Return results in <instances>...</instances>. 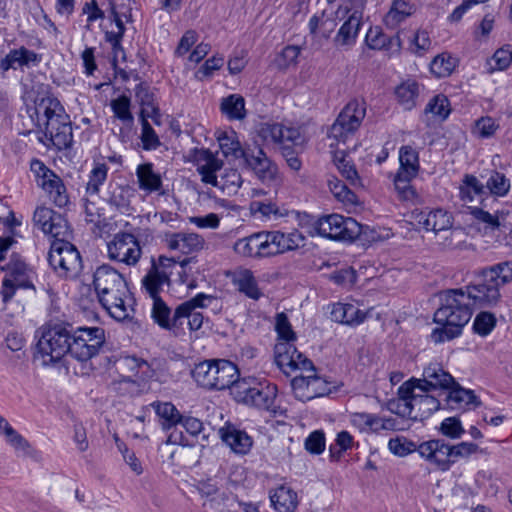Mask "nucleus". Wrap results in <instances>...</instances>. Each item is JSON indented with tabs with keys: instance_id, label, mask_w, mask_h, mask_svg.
<instances>
[{
	"instance_id": "obj_22",
	"label": "nucleus",
	"mask_w": 512,
	"mask_h": 512,
	"mask_svg": "<svg viewBox=\"0 0 512 512\" xmlns=\"http://www.w3.org/2000/svg\"><path fill=\"white\" fill-rule=\"evenodd\" d=\"M450 445L442 439H433L418 445L417 452L430 465L441 471H447L451 467Z\"/></svg>"
},
{
	"instance_id": "obj_4",
	"label": "nucleus",
	"mask_w": 512,
	"mask_h": 512,
	"mask_svg": "<svg viewBox=\"0 0 512 512\" xmlns=\"http://www.w3.org/2000/svg\"><path fill=\"white\" fill-rule=\"evenodd\" d=\"M420 380L404 382L397 392V399L391 400L388 409L412 420H424L441 408V400L436 396L421 392L418 384Z\"/></svg>"
},
{
	"instance_id": "obj_50",
	"label": "nucleus",
	"mask_w": 512,
	"mask_h": 512,
	"mask_svg": "<svg viewBox=\"0 0 512 512\" xmlns=\"http://www.w3.org/2000/svg\"><path fill=\"white\" fill-rule=\"evenodd\" d=\"M290 212L273 202L258 201V220L262 222H275L283 217H288Z\"/></svg>"
},
{
	"instance_id": "obj_1",
	"label": "nucleus",
	"mask_w": 512,
	"mask_h": 512,
	"mask_svg": "<svg viewBox=\"0 0 512 512\" xmlns=\"http://www.w3.org/2000/svg\"><path fill=\"white\" fill-rule=\"evenodd\" d=\"M366 115V105L361 100H351L341 110L338 117L331 125L328 133L332 142L329 144L333 151V159L341 175L346 178L350 184L356 185L359 181L358 173L351 160L348 159L347 142L354 138V135L360 127Z\"/></svg>"
},
{
	"instance_id": "obj_7",
	"label": "nucleus",
	"mask_w": 512,
	"mask_h": 512,
	"mask_svg": "<svg viewBox=\"0 0 512 512\" xmlns=\"http://www.w3.org/2000/svg\"><path fill=\"white\" fill-rule=\"evenodd\" d=\"M71 327L54 325L42 329L34 361L43 367L54 366L70 354Z\"/></svg>"
},
{
	"instance_id": "obj_41",
	"label": "nucleus",
	"mask_w": 512,
	"mask_h": 512,
	"mask_svg": "<svg viewBox=\"0 0 512 512\" xmlns=\"http://www.w3.org/2000/svg\"><path fill=\"white\" fill-rule=\"evenodd\" d=\"M415 12L413 4L406 0H394L384 17V23L388 28L395 29Z\"/></svg>"
},
{
	"instance_id": "obj_44",
	"label": "nucleus",
	"mask_w": 512,
	"mask_h": 512,
	"mask_svg": "<svg viewBox=\"0 0 512 512\" xmlns=\"http://www.w3.org/2000/svg\"><path fill=\"white\" fill-rule=\"evenodd\" d=\"M221 113L229 120H242L246 116L245 100L239 94H231L221 99Z\"/></svg>"
},
{
	"instance_id": "obj_23",
	"label": "nucleus",
	"mask_w": 512,
	"mask_h": 512,
	"mask_svg": "<svg viewBox=\"0 0 512 512\" xmlns=\"http://www.w3.org/2000/svg\"><path fill=\"white\" fill-rule=\"evenodd\" d=\"M0 270L6 273L4 278L16 282L21 288H34L32 283L33 270L19 254L13 253L8 261L0 263Z\"/></svg>"
},
{
	"instance_id": "obj_45",
	"label": "nucleus",
	"mask_w": 512,
	"mask_h": 512,
	"mask_svg": "<svg viewBox=\"0 0 512 512\" xmlns=\"http://www.w3.org/2000/svg\"><path fill=\"white\" fill-rule=\"evenodd\" d=\"M151 316L155 323L166 330H176L177 324H174V313L172 314L169 306L161 297L152 299Z\"/></svg>"
},
{
	"instance_id": "obj_61",
	"label": "nucleus",
	"mask_w": 512,
	"mask_h": 512,
	"mask_svg": "<svg viewBox=\"0 0 512 512\" xmlns=\"http://www.w3.org/2000/svg\"><path fill=\"white\" fill-rule=\"evenodd\" d=\"M399 163L402 168L412 169L419 172V153L410 145H404L399 149Z\"/></svg>"
},
{
	"instance_id": "obj_39",
	"label": "nucleus",
	"mask_w": 512,
	"mask_h": 512,
	"mask_svg": "<svg viewBox=\"0 0 512 512\" xmlns=\"http://www.w3.org/2000/svg\"><path fill=\"white\" fill-rule=\"evenodd\" d=\"M283 233L258 232V256H272L284 252Z\"/></svg>"
},
{
	"instance_id": "obj_48",
	"label": "nucleus",
	"mask_w": 512,
	"mask_h": 512,
	"mask_svg": "<svg viewBox=\"0 0 512 512\" xmlns=\"http://www.w3.org/2000/svg\"><path fill=\"white\" fill-rule=\"evenodd\" d=\"M217 140L219 148L225 157L232 156L234 158H240L245 156V152L241 148L240 142L234 131H231L230 133H220Z\"/></svg>"
},
{
	"instance_id": "obj_33",
	"label": "nucleus",
	"mask_w": 512,
	"mask_h": 512,
	"mask_svg": "<svg viewBox=\"0 0 512 512\" xmlns=\"http://www.w3.org/2000/svg\"><path fill=\"white\" fill-rule=\"evenodd\" d=\"M331 319L335 322L356 326L364 322L367 313L363 312L353 304L335 303L330 311Z\"/></svg>"
},
{
	"instance_id": "obj_43",
	"label": "nucleus",
	"mask_w": 512,
	"mask_h": 512,
	"mask_svg": "<svg viewBox=\"0 0 512 512\" xmlns=\"http://www.w3.org/2000/svg\"><path fill=\"white\" fill-rule=\"evenodd\" d=\"M486 194L484 184L472 174L463 176L459 186V197L464 203L474 202Z\"/></svg>"
},
{
	"instance_id": "obj_36",
	"label": "nucleus",
	"mask_w": 512,
	"mask_h": 512,
	"mask_svg": "<svg viewBox=\"0 0 512 512\" xmlns=\"http://www.w3.org/2000/svg\"><path fill=\"white\" fill-rule=\"evenodd\" d=\"M419 223L423 225L425 230L438 233L450 229L453 225V218L449 212L443 209H435L427 214L423 213Z\"/></svg>"
},
{
	"instance_id": "obj_47",
	"label": "nucleus",
	"mask_w": 512,
	"mask_h": 512,
	"mask_svg": "<svg viewBox=\"0 0 512 512\" xmlns=\"http://www.w3.org/2000/svg\"><path fill=\"white\" fill-rule=\"evenodd\" d=\"M130 190L122 185H109V191L105 200L114 206L121 213H126L130 209Z\"/></svg>"
},
{
	"instance_id": "obj_5",
	"label": "nucleus",
	"mask_w": 512,
	"mask_h": 512,
	"mask_svg": "<svg viewBox=\"0 0 512 512\" xmlns=\"http://www.w3.org/2000/svg\"><path fill=\"white\" fill-rule=\"evenodd\" d=\"M275 329L278 335L274 348L275 362L282 372L290 375L297 370H313L312 361L295 347L297 336L284 313L277 314Z\"/></svg>"
},
{
	"instance_id": "obj_3",
	"label": "nucleus",
	"mask_w": 512,
	"mask_h": 512,
	"mask_svg": "<svg viewBox=\"0 0 512 512\" xmlns=\"http://www.w3.org/2000/svg\"><path fill=\"white\" fill-rule=\"evenodd\" d=\"M473 308L462 288L444 291L441 305L434 314L435 323L441 327L432 331L433 341L441 343L458 337L471 319Z\"/></svg>"
},
{
	"instance_id": "obj_14",
	"label": "nucleus",
	"mask_w": 512,
	"mask_h": 512,
	"mask_svg": "<svg viewBox=\"0 0 512 512\" xmlns=\"http://www.w3.org/2000/svg\"><path fill=\"white\" fill-rule=\"evenodd\" d=\"M218 302V298L213 295L198 293L176 307L174 310V324H177V329H179L187 321L189 330L197 331L204 322V316L198 309L217 306Z\"/></svg>"
},
{
	"instance_id": "obj_21",
	"label": "nucleus",
	"mask_w": 512,
	"mask_h": 512,
	"mask_svg": "<svg viewBox=\"0 0 512 512\" xmlns=\"http://www.w3.org/2000/svg\"><path fill=\"white\" fill-rule=\"evenodd\" d=\"M282 184L278 166L269 159L262 149H258V196L270 192L277 193Z\"/></svg>"
},
{
	"instance_id": "obj_19",
	"label": "nucleus",
	"mask_w": 512,
	"mask_h": 512,
	"mask_svg": "<svg viewBox=\"0 0 512 512\" xmlns=\"http://www.w3.org/2000/svg\"><path fill=\"white\" fill-rule=\"evenodd\" d=\"M191 162L196 167V171L204 184L213 187H219L217 172L223 167V161L220 160L209 149H194L191 153Z\"/></svg>"
},
{
	"instance_id": "obj_59",
	"label": "nucleus",
	"mask_w": 512,
	"mask_h": 512,
	"mask_svg": "<svg viewBox=\"0 0 512 512\" xmlns=\"http://www.w3.org/2000/svg\"><path fill=\"white\" fill-rule=\"evenodd\" d=\"M425 112L445 120L450 114L448 98L444 95H436L427 104Z\"/></svg>"
},
{
	"instance_id": "obj_42",
	"label": "nucleus",
	"mask_w": 512,
	"mask_h": 512,
	"mask_svg": "<svg viewBox=\"0 0 512 512\" xmlns=\"http://www.w3.org/2000/svg\"><path fill=\"white\" fill-rule=\"evenodd\" d=\"M149 406L154 409L162 428L165 430L171 429L182 420V415L171 402L154 401Z\"/></svg>"
},
{
	"instance_id": "obj_40",
	"label": "nucleus",
	"mask_w": 512,
	"mask_h": 512,
	"mask_svg": "<svg viewBox=\"0 0 512 512\" xmlns=\"http://www.w3.org/2000/svg\"><path fill=\"white\" fill-rule=\"evenodd\" d=\"M39 58L38 55L31 50H28L25 47H21L19 49L11 50L5 58H3L0 62V68L3 71H8L9 69H16L17 67H22L24 65H29L30 63H38Z\"/></svg>"
},
{
	"instance_id": "obj_64",
	"label": "nucleus",
	"mask_w": 512,
	"mask_h": 512,
	"mask_svg": "<svg viewBox=\"0 0 512 512\" xmlns=\"http://www.w3.org/2000/svg\"><path fill=\"white\" fill-rule=\"evenodd\" d=\"M329 188L339 201L347 204L355 202L356 195L339 179L329 180Z\"/></svg>"
},
{
	"instance_id": "obj_24",
	"label": "nucleus",
	"mask_w": 512,
	"mask_h": 512,
	"mask_svg": "<svg viewBox=\"0 0 512 512\" xmlns=\"http://www.w3.org/2000/svg\"><path fill=\"white\" fill-rule=\"evenodd\" d=\"M258 412L261 417L281 416L284 410L277 402V387L267 380H258Z\"/></svg>"
},
{
	"instance_id": "obj_29",
	"label": "nucleus",
	"mask_w": 512,
	"mask_h": 512,
	"mask_svg": "<svg viewBox=\"0 0 512 512\" xmlns=\"http://www.w3.org/2000/svg\"><path fill=\"white\" fill-rule=\"evenodd\" d=\"M136 177L140 190L147 194H164L162 177L154 171V165L151 162L139 164L136 168Z\"/></svg>"
},
{
	"instance_id": "obj_18",
	"label": "nucleus",
	"mask_w": 512,
	"mask_h": 512,
	"mask_svg": "<svg viewBox=\"0 0 512 512\" xmlns=\"http://www.w3.org/2000/svg\"><path fill=\"white\" fill-rule=\"evenodd\" d=\"M107 252L111 260L124 263L127 266H135L142 255L138 239L127 232L116 233L107 244Z\"/></svg>"
},
{
	"instance_id": "obj_31",
	"label": "nucleus",
	"mask_w": 512,
	"mask_h": 512,
	"mask_svg": "<svg viewBox=\"0 0 512 512\" xmlns=\"http://www.w3.org/2000/svg\"><path fill=\"white\" fill-rule=\"evenodd\" d=\"M271 506L277 512H295L299 499L297 493L287 485H279L269 492Z\"/></svg>"
},
{
	"instance_id": "obj_27",
	"label": "nucleus",
	"mask_w": 512,
	"mask_h": 512,
	"mask_svg": "<svg viewBox=\"0 0 512 512\" xmlns=\"http://www.w3.org/2000/svg\"><path fill=\"white\" fill-rule=\"evenodd\" d=\"M165 242L170 250L178 251L188 255L203 249L205 240L197 233H168L165 235Z\"/></svg>"
},
{
	"instance_id": "obj_46",
	"label": "nucleus",
	"mask_w": 512,
	"mask_h": 512,
	"mask_svg": "<svg viewBox=\"0 0 512 512\" xmlns=\"http://www.w3.org/2000/svg\"><path fill=\"white\" fill-rule=\"evenodd\" d=\"M419 92V84L415 80H407L396 87L395 95L405 110H411L416 106Z\"/></svg>"
},
{
	"instance_id": "obj_26",
	"label": "nucleus",
	"mask_w": 512,
	"mask_h": 512,
	"mask_svg": "<svg viewBox=\"0 0 512 512\" xmlns=\"http://www.w3.org/2000/svg\"><path fill=\"white\" fill-rule=\"evenodd\" d=\"M441 395L445 396L443 407L451 410H465L481 404L474 391L461 387L456 381L447 391L439 394Z\"/></svg>"
},
{
	"instance_id": "obj_56",
	"label": "nucleus",
	"mask_w": 512,
	"mask_h": 512,
	"mask_svg": "<svg viewBox=\"0 0 512 512\" xmlns=\"http://www.w3.org/2000/svg\"><path fill=\"white\" fill-rule=\"evenodd\" d=\"M354 445V438L348 431H340L335 439V443L329 447L332 460H339L344 452L351 449Z\"/></svg>"
},
{
	"instance_id": "obj_8",
	"label": "nucleus",
	"mask_w": 512,
	"mask_h": 512,
	"mask_svg": "<svg viewBox=\"0 0 512 512\" xmlns=\"http://www.w3.org/2000/svg\"><path fill=\"white\" fill-rule=\"evenodd\" d=\"M238 376V367L226 359L205 360L196 364L192 370L194 381L207 390L230 388Z\"/></svg>"
},
{
	"instance_id": "obj_6",
	"label": "nucleus",
	"mask_w": 512,
	"mask_h": 512,
	"mask_svg": "<svg viewBox=\"0 0 512 512\" xmlns=\"http://www.w3.org/2000/svg\"><path fill=\"white\" fill-rule=\"evenodd\" d=\"M329 5L338 2L334 18L343 21L333 38L336 48L351 49L357 42L363 25L364 10L367 0H326Z\"/></svg>"
},
{
	"instance_id": "obj_20",
	"label": "nucleus",
	"mask_w": 512,
	"mask_h": 512,
	"mask_svg": "<svg viewBox=\"0 0 512 512\" xmlns=\"http://www.w3.org/2000/svg\"><path fill=\"white\" fill-rule=\"evenodd\" d=\"M33 222L44 234L50 235L54 240L70 236L66 219L48 207H38L34 212Z\"/></svg>"
},
{
	"instance_id": "obj_17",
	"label": "nucleus",
	"mask_w": 512,
	"mask_h": 512,
	"mask_svg": "<svg viewBox=\"0 0 512 512\" xmlns=\"http://www.w3.org/2000/svg\"><path fill=\"white\" fill-rule=\"evenodd\" d=\"M488 278L489 276H486V272L482 269L478 273L477 281L474 284L462 288L473 307L490 308L499 303L501 287L494 279L490 281Z\"/></svg>"
},
{
	"instance_id": "obj_15",
	"label": "nucleus",
	"mask_w": 512,
	"mask_h": 512,
	"mask_svg": "<svg viewBox=\"0 0 512 512\" xmlns=\"http://www.w3.org/2000/svg\"><path fill=\"white\" fill-rule=\"evenodd\" d=\"M258 137L266 143L279 145L281 152L302 150L306 142V137L299 128L285 127L281 124H260L258 126Z\"/></svg>"
},
{
	"instance_id": "obj_16",
	"label": "nucleus",
	"mask_w": 512,
	"mask_h": 512,
	"mask_svg": "<svg viewBox=\"0 0 512 512\" xmlns=\"http://www.w3.org/2000/svg\"><path fill=\"white\" fill-rule=\"evenodd\" d=\"M30 170L34 174L37 185L49 196L50 200L58 207H65L69 203V197L62 179L49 169L41 160L33 159Z\"/></svg>"
},
{
	"instance_id": "obj_28",
	"label": "nucleus",
	"mask_w": 512,
	"mask_h": 512,
	"mask_svg": "<svg viewBox=\"0 0 512 512\" xmlns=\"http://www.w3.org/2000/svg\"><path fill=\"white\" fill-rule=\"evenodd\" d=\"M305 371L311 374L295 376L291 380V387L295 397L301 401H308L315 397L325 395V389L317 391L314 389L317 382L319 383L317 375L315 374V367L313 366V370Z\"/></svg>"
},
{
	"instance_id": "obj_54",
	"label": "nucleus",
	"mask_w": 512,
	"mask_h": 512,
	"mask_svg": "<svg viewBox=\"0 0 512 512\" xmlns=\"http://www.w3.org/2000/svg\"><path fill=\"white\" fill-rule=\"evenodd\" d=\"M455 67L456 59L446 53L436 56L430 64L431 72L438 78L449 76Z\"/></svg>"
},
{
	"instance_id": "obj_57",
	"label": "nucleus",
	"mask_w": 512,
	"mask_h": 512,
	"mask_svg": "<svg viewBox=\"0 0 512 512\" xmlns=\"http://www.w3.org/2000/svg\"><path fill=\"white\" fill-rule=\"evenodd\" d=\"M135 96L142 106L141 112L144 109H147L145 117L154 118L155 115H159V110L154 105L153 94L150 93L147 87H145L143 84L137 85L135 89Z\"/></svg>"
},
{
	"instance_id": "obj_38",
	"label": "nucleus",
	"mask_w": 512,
	"mask_h": 512,
	"mask_svg": "<svg viewBox=\"0 0 512 512\" xmlns=\"http://www.w3.org/2000/svg\"><path fill=\"white\" fill-rule=\"evenodd\" d=\"M117 368L122 373H127L126 375H132V377H137L138 379H148L152 376V371L147 361L135 356L120 357L117 360Z\"/></svg>"
},
{
	"instance_id": "obj_2",
	"label": "nucleus",
	"mask_w": 512,
	"mask_h": 512,
	"mask_svg": "<svg viewBox=\"0 0 512 512\" xmlns=\"http://www.w3.org/2000/svg\"><path fill=\"white\" fill-rule=\"evenodd\" d=\"M93 285L100 304L112 318L123 321L133 314L134 298L116 269L109 265L98 267L93 274Z\"/></svg>"
},
{
	"instance_id": "obj_63",
	"label": "nucleus",
	"mask_w": 512,
	"mask_h": 512,
	"mask_svg": "<svg viewBox=\"0 0 512 512\" xmlns=\"http://www.w3.org/2000/svg\"><path fill=\"white\" fill-rule=\"evenodd\" d=\"M495 325L496 318L492 313L481 312L476 316L473 322V330L480 336H487L494 329Z\"/></svg>"
},
{
	"instance_id": "obj_30",
	"label": "nucleus",
	"mask_w": 512,
	"mask_h": 512,
	"mask_svg": "<svg viewBox=\"0 0 512 512\" xmlns=\"http://www.w3.org/2000/svg\"><path fill=\"white\" fill-rule=\"evenodd\" d=\"M365 42L373 50H385L390 53H396L401 49L399 35L388 36L383 33L380 27H370L366 33Z\"/></svg>"
},
{
	"instance_id": "obj_25",
	"label": "nucleus",
	"mask_w": 512,
	"mask_h": 512,
	"mask_svg": "<svg viewBox=\"0 0 512 512\" xmlns=\"http://www.w3.org/2000/svg\"><path fill=\"white\" fill-rule=\"evenodd\" d=\"M419 380L418 386L421 392L448 390L452 384H455V379L437 363H431L425 367L423 379Z\"/></svg>"
},
{
	"instance_id": "obj_52",
	"label": "nucleus",
	"mask_w": 512,
	"mask_h": 512,
	"mask_svg": "<svg viewBox=\"0 0 512 512\" xmlns=\"http://www.w3.org/2000/svg\"><path fill=\"white\" fill-rule=\"evenodd\" d=\"M489 280L494 279L500 287L512 281V261H504L483 269Z\"/></svg>"
},
{
	"instance_id": "obj_9",
	"label": "nucleus",
	"mask_w": 512,
	"mask_h": 512,
	"mask_svg": "<svg viewBox=\"0 0 512 512\" xmlns=\"http://www.w3.org/2000/svg\"><path fill=\"white\" fill-rule=\"evenodd\" d=\"M35 122L40 129H43L46 139L57 150L71 147L73 143L72 123L62 104L47 114L39 116Z\"/></svg>"
},
{
	"instance_id": "obj_12",
	"label": "nucleus",
	"mask_w": 512,
	"mask_h": 512,
	"mask_svg": "<svg viewBox=\"0 0 512 512\" xmlns=\"http://www.w3.org/2000/svg\"><path fill=\"white\" fill-rule=\"evenodd\" d=\"M104 342L105 331L101 327L71 329L70 356L79 362H87L99 353Z\"/></svg>"
},
{
	"instance_id": "obj_11",
	"label": "nucleus",
	"mask_w": 512,
	"mask_h": 512,
	"mask_svg": "<svg viewBox=\"0 0 512 512\" xmlns=\"http://www.w3.org/2000/svg\"><path fill=\"white\" fill-rule=\"evenodd\" d=\"M48 262L53 270L66 279L79 276L83 263L80 252L67 238H58L51 243Z\"/></svg>"
},
{
	"instance_id": "obj_37",
	"label": "nucleus",
	"mask_w": 512,
	"mask_h": 512,
	"mask_svg": "<svg viewBox=\"0 0 512 512\" xmlns=\"http://www.w3.org/2000/svg\"><path fill=\"white\" fill-rule=\"evenodd\" d=\"M235 401L253 406L256 399V380L253 377L239 379L229 388Z\"/></svg>"
},
{
	"instance_id": "obj_53",
	"label": "nucleus",
	"mask_w": 512,
	"mask_h": 512,
	"mask_svg": "<svg viewBox=\"0 0 512 512\" xmlns=\"http://www.w3.org/2000/svg\"><path fill=\"white\" fill-rule=\"evenodd\" d=\"M108 167L104 163H98L89 174V180L86 184V195L97 196L100 186L106 181Z\"/></svg>"
},
{
	"instance_id": "obj_58",
	"label": "nucleus",
	"mask_w": 512,
	"mask_h": 512,
	"mask_svg": "<svg viewBox=\"0 0 512 512\" xmlns=\"http://www.w3.org/2000/svg\"><path fill=\"white\" fill-rule=\"evenodd\" d=\"M388 448L394 455L404 457L412 452H417L418 445L403 436H398L389 440Z\"/></svg>"
},
{
	"instance_id": "obj_55",
	"label": "nucleus",
	"mask_w": 512,
	"mask_h": 512,
	"mask_svg": "<svg viewBox=\"0 0 512 512\" xmlns=\"http://www.w3.org/2000/svg\"><path fill=\"white\" fill-rule=\"evenodd\" d=\"M147 112V109H144L141 112V124H142V131H141V141H142V147L144 150H156L160 145L161 142L159 140V137L157 136L156 132L148 122L147 118L145 117V113Z\"/></svg>"
},
{
	"instance_id": "obj_32",
	"label": "nucleus",
	"mask_w": 512,
	"mask_h": 512,
	"mask_svg": "<svg viewBox=\"0 0 512 512\" xmlns=\"http://www.w3.org/2000/svg\"><path fill=\"white\" fill-rule=\"evenodd\" d=\"M219 436L235 453L245 454L253 445L252 438L244 431L238 430L233 425H225L220 428Z\"/></svg>"
},
{
	"instance_id": "obj_51",
	"label": "nucleus",
	"mask_w": 512,
	"mask_h": 512,
	"mask_svg": "<svg viewBox=\"0 0 512 512\" xmlns=\"http://www.w3.org/2000/svg\"><path fill=\"white\" fill-rule=\"evenodd\" d=\"M142 288L150 296L151 299L159 298V293L164 285L169 286L170 282L158 274L156 269H149L147 274L142 278Z\"/></svg>"
},
{
	"instance_id": "obj_62",
	"label": "nucleus",
	"mask_w": 512,
	"mask_h": 512,
	"mask_svg": "<svg viewBox=\"0 0 512 512\" xmlns=\"http://www.w3.org/2000/svg\"><path fill=\"white\" fill-rule=\"evenodd\" d=\"M451 465L460 459H466L473 454L481 451L479 446L472 442H461L456 445H450Z\"/></svg>"
},
{
	"instance_id": "obj_13",
	"label": "nucleus",
	"mask_w": 512,
	"mask_h": 512,
	"mask_svg": "<svg viewBox=\"0 0 512 512\" xmlns=\"http://www.w3.org/2000/svg\"><path fill=\"white\" fill-rule=\"evenodd\" d=\"M22 99L27 108L33 110L31 118L35 120L61 104L53 96L50 85L36 77L26 79L23 83Z\"/></svg>"
},
{
	"instance_id": "obj_34",
	"label": "nucleus",
	"mask_w": 512,
	"mask_h": 512,
	"mask_svg": "<svg viewBox=\"0 0 512 512\" xmlns=\"http://www.w3.org/2000/svg\"><path fill=\"white\" fill-rule=\"evenodd\" d=\"M0 433L6 438L7 443L14 448L17 453L23 456H34L37 452L21 434H19L9 422L0 415Z\"/></svg>"
},
{
	"instance_id": "obj_49",
	"label": "nucleus",
	"mask_w": 512,
	"mask_h": 512,
	"mask_svg": "<svg viewBox=\"0 0 512 512\" xmlns=\"http://www.w3.org/2000/svg\"><path fill=\"white\" fill-rule=\"evenodd\" d=\"M485 190L496 197H505L511 188L510 179H508L503 173L496 170L491 171L486 184H484Z\"/></svg>"
},
{
	"instance_id": "obj_35",
	"label": "nucleus",
	"mask_w": 512,
	"mask_h": 512,
	"mask_svg": "<svg viewBox=\"0 0 512 512\" xmlns=\"http://www.w3.org/2000/svg\"><path fill=\"white\" fill-rule=\"evenodd\" d=\"M225 275L240 293L251 299H256V281L253 271L239 267L233 271H227Z\"/></svg>"
},
{
	"instance_id": "obj_60",
	"label": "nucleus",
	"mask_w": 512,
	"mask_h": 512,
	"mask_svg": "<svg viewBox=\"0 0 512 512\" xmlns=\"http://www.w3.org/2000/svg\"><path fill=\"white\" fill-rule=\"evenodd\" d=\"M145 380L132 377V375H122L121 379L113 382L114 390L120 394L136 395L140 391V382Z\"/></svg>"
},
{
	"instance_id": "obj_10",
	"label": "nucleus",
	"mask_w": 512,
	"mask_h": 512,
	"mask_svg": "<svg viewBox=\"0 0 512 512\" xmlns=\"http://www.w3.org/2000/svg\"><path fill=\"white\" fill-rule=\"evenodd\" d=\"M311 220V236L319 235L332 240L351 242L361 233V226L355 219L340 214L325 215Z\"/></svg>"
}]
</instances>
